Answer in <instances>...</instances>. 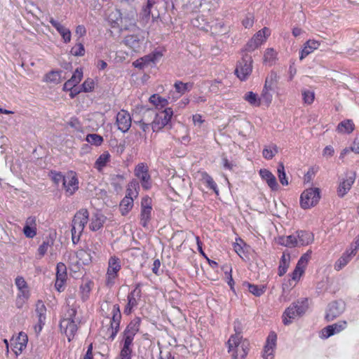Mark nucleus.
<instances>
[{
	"mask_svg": "<svg viewBox=\"0 0 359 359\" xmlns=\"http://www.w3.org/2000/svg\"><path fill=\"white\" fill-rule=\"evenodd\" d=\"M226 346L231 359H245L250 350V342L243 336L231 335Z\"/></svg>",
	"mask_w": 359,
	"mask_h": 359,
	"instance_id": "nucleus-1",
	"label": "nucleus"
},
{
	"mask_svg": "<svg viewBox=\"0 0 359 359\" xmlns=\"http://www.w3.org/2000/svg\"><path fill=\"white\" fill-rule=\"evenodd\" d=\"M80 321V318L77 316V311L74 308L68 309L65 317L60 321V329L65 332L69 341H70L76 334Z\"/></svg>",
	"mask_w": 359,
	"mask_h": 359,
	"instance_id": "nucleus-2",
	"label": "nucleus"
},
{
	"mask_svg": "<svg viewBox=\"0 0 359 359\" xmlns=\"http://www.w3.org/2000/svg\"><path fill=\"white\" fill-rule=\"evenodd\" d=\"M89 220V213L87 209L82 208L76 212L73 220L72 227V240L74 244H76L83 231L86 224Z\"/></svg>",
	"mask_w": 359,
	"mask_h": 359,
	"instance_id": "nucleus-3",
	"label": "nucleus"
},
{
	"mask_svg": "<svg viewBox=\"0 0 359 359\" xmlns=\"http://www.w3.org/2000/svg\"><path fill=\"white\" fill-rule=\"evenodd\" d=\"M140 319L136 318L127 325L121 334V349L133 351L134 337L140 330Z\"/></svg>",
	"mask_w": 359,
	"mask_h": 359,
	"instance_id": "nucleus-4",
	"label": "nucleus"
},
{
	"mask_svg": "<svg viewBox=\"0 0 359 359\" xmlns=\"http://www.w3.org/2000/svg\"><path fill=\"white\" fill-rule=\"evenodd\" d=\"M138 183L131 182L128 184L126 196L120 203L119 209L122 215H126L133 207L134 198L137 196V187Z\"/></svg>",
	"mask_w": 359,
	"mask_h": 359,
	"instance_id": "nucleus-5",
	"label": "nucleus"
},
{
	"mask_svg": "<svg viewBox=\"0 0 359 359\" xmlns=\"http://www.w3.org/2000/svg\"><path fill=\"white\" fill-rule=\"evenodd\" d=\"M121 269V260L117 257L113 256L109 259L108 266L105 275V285L111 288L118 277V272Z\"/></svg>",
	"mask_w": 359,
	"mask_h": 359,
	"instance_id": "nucleus-6",
	"label": "nucleus"
},
{
	"mask_svg": "<svg viewBox=\"0 0 359 359\" xmlns=\"http://www.w3.org/2000/svg\"><path fill=\"white\" fill-rule=\"evenodd\" d=\"M252 58L248 53L243 55L241 59L238 62L235 74L241 81H245L252 72Z\"/></svg>",
	"mask_w": 359,
	"mask_h": 359,
	"instance_id": "nucleus-7",
	"label": "nucleus"
},
{
	"mask_svg": "<svg viewBox=\"0 0 359 359\" xmlns=\"http://www.w3.org/2000/svg\"><path fill=\"white\" fill-rule=\"evenodd\" d=\"M320 191L318 188H310L304 191L300 196V205L303 209L315 206L320 199Z\"/></svg>",
	"mask_w": 359,
	"mask_h": 359,
	"instance_id": "nucleus-8",
	"label": "nucleus"
},
{
	"mask_svg": "<svg viewBox=\"0 0 359 359\" xmlns=\"http://www.w3.org/2000/svg\"><path fill=\"white\" fill-rule=\"evenodd\" d=\"M15 285L19 291L16 299V306L22 308L30 296L29 287L24 278L18 276L15 278Z\"/></svg>",
	"mask_w": 359,
	"mask_h": 359,
	"instance_id": "nucleus-9",
	"label": "nucleus"
},
{
	"mask_svg": "<svg viewBox=\"0 0 359 359\" xmlns=\"http://www.w3.org/2000/svg\"><path fill=\"white\" fill-rule=\"evenodd\" d=\"M173 115L171 108H166L164 110L156 113L155 118L151 123V128L154 132H157L165 126L170 121Z\"/></svg>",
	"mask_w": 359,
	"mask_h": 359,
	"instance_id": "nucleus-10",
	"label": "nucleus"
},
{
	"mask_svg": "<svg viewBox=\"0 0 359 359\" xmlns=\"http://www.w3.org/2000/svg\"><path fill=\"white\" fill-rule=\"evenodd\" d=\"M270 34L271 31L267 27H264L258 31L246 44L245 50L248 52L255 50L266 41Z\"/></svg>",
	"mask_w": 359,
	"mask_h": 359,
	"instance_id": "nucleus-11",
	"label": "nucleus"
},
{
	"mask_svg": "<svg viewBox=\"0 0 359 359\" xmlns=\"http://www.w3.org/2000/svg\"><path fill=\"white\" fill-rule=\"evenodd\" d=\"M162 55L160 51L155 50L149 55L136 60L133 62V65L136 68L144 69L149 66L156 65L160 60Z\"/></svg>",
	"mask_w": 359,
	"mask_h": 359,
	"instance_id": "nucleus-12",
	"label": "nucleus"
},
{
	"mask_svg": "<svg viewBox=\"0 0 359 359\" xmlns=\"http://www.w3.org/2000/svg\"><path fill=\"white\" fill-rule=\"evenodd\" d=\"M112 317L110 320V327L108 331L110 332L109 338L113 340L116 336L120 328L121 314L118 304H114L111 308Z\"/></svg>",
	"mask_w": 359,
	"mask_h": 359,
	"instance_id": "nucleus-13",
	"label": "nucleus"
},
{
	"mask_svg": "<svg viewBox=\"0 0 359 359\" xmlns=\"http://www.w3.org/2000/svg\"><path fill=\"white\" fill-rule=\"evenodd\" d=\"M63 188L67 196L73 195L79 189V180L73 171L68 172L63 179Z\"/></svg>",
	"mask_w": 359,
	"mask_h": 359,
	"instance_id": "nucleus-14",
	"label": "nucleus"
},
{
	"mask_svg": "<svg viewBox=\"0 0 359 359\" xmlns=\"http://www.w3.org/2000/svg\"><path fill=\"white\" fill-rule=\"evenodd\" d=\"M144 36L142 32L137 34H128L124 39V43L135 52H140L142 48Z\"/></svg>",
	"mask_w": 359,
	"mask_h": 359,
	"instance_id": "nucleus-15",
	"label": "nucleus"
},
{
	"mask_svg": "<svg viewBox=\"0 0 359 359\" xmlns=\"http://www.w3.org/2000/svg\"><path fill=\"white\" fill-rule=\"evenodd\" d=\"M355 177L356 174L354 171H348L346 173L345 177L340 182L337 189V194L339 197L344 196L350 191Z\"/></svg>",
	"mask_w": 359,
	"mask_h": 359,
	"instance_id": "nucleus-16",
	"label": "nucleus"
},
{
	"mask_svg": "<svg viewBox=\"0 0 359 359\" xmlns=\"http://www.w3.org/2000/svg\"><path fill=\"white\" fill-rule=\"evenodd\" d=\"M345 307V303L343 301H335L329 304L325 315L327 321H332L342 314Z\"/></svg>",
	"mask_w": 359,
	"mask_h": 359,
	"instance_id": "nucleus-17",
	"label": "nucleus"
},
{
	"mask_svg": "<svg viewBox=\"0 0 359 359\" xmlns=\"http://www.w3.org/2000/svg\"><path fill=\"white\" fill-rule=\"evenodd\" d=\"M151 199L149 197H144L141 202L140 224L147 227L151 216Z\"/></svg>",
	"mask_w": 359,
	"mask_h": 359,
	"instance_id": "nucleus-18",
	"label": "nucleus"
},
{
	"mask_svg": "<svg viewBox=\"0 0 359 359\" xmlns=\"http://www.w3.org/2000/svg\"><path fill=\"white\" fill-rule=\"evenodd\" d=\"M311 250H308L299 259L294 270L292 273V279L294 281H298L301 276L304 273V269L306 267L309 261L311 259Z\"/></svg>",
	"mask_w": 359,
	"mask_h": 359,
	"instance_id": "nucleus-19",
	"label": "nucleus"
},
{
	"mask_svg": "<svg viewBox=\"0 0 359 359\" xmlns=\"http://www.w3.org/2000/svg\"><path fill=\"white\" fill-rule=\"evenodd\" d=\"M347 327L346 320H341L330 325L324 327L320 332V337L322 339H327L328 337L338 334Z\"/></svg>",
	"mask_w": 359,
	"mask_h": 359,
	"instance_id": "nucleus-20",
	"label": "nucleus"
},
{
	"mask_svg": "<svg viewBox=\"0 0 359 359\" xmlns=\"http://www.w3.org/2000/svg\"><path fill=\"white\" fill-rule=\"evenodd\" d=\"M277 335L274 332H271L268 335L265 346L263 350V358L264 359H273L274 351L276 346Z\"/></svg>",
	"mask_w": 359,
	"mask_h": 359,
	"instance_id": "nucleus-21",
	"label": "nucleus"
},
{
	"mask_svg": "<svg viewBox=\"0 0 359 359\" xmlns=\"http://www.w3.org/2000/svg\"><path fill=\"white\" fill-rule=\"evenodd\" d=\"M118 128L123 133L127 132L131 126V117L126 110H121L116 115Z\"/></svg>",
	"mask_w": 359,
	"mask_h": 359,
	"instance_id": "nucleus-22",
	"label": "nucleus"
},
{
	"mask_svg": "<svg viewBox=\"0 0 359 359\" xmlns=\"http://www.w3.org/2000/svg\"><path fill=\"white\" fill-rule=\"evenodd\" d=\"M176 1L177 0H175ZM182 4V8L184 11L189 14L197 12L199 8L205 5L207 2H210L212 0H180Z\"/></svg>",
	"mask_w": 359,
	"mask_h": 359,
	"instance_id": "nucleus-23",
	"label": "nucleus"
},
{
	"mask_svg": "<svg viewBox=\"0 0 359 359\" xmlns=\"http://www.w3.org/2000/svg\"><path fill=\"white\" fill-rule=\"evenodd\" d=\"M135 175L142 181V185L145 189L150 187V176L148 174V168L143 163L138 164L135 168Z\"/></svg>",
	"mask_w": 359,
	"mask_h": 359,
	"instance_id": "nucleus-24",
	"label": "nucleus"
},
{
	"mask_svg": "<svg viewBox=\"0 0 359 359\" xmlns=\"http://www.w3.org/2000/svg\"><path fill=\"white\" fill-rule=\"evenodd\" d=\"M49 22L61 35L64 43H67L71 41L72 33L69 29L65 27L53 18H50Z\"/></svg>",
	"mask_w": 359,
	"mask_h": 359,
	"instance_id": "nucleus-25",
	"label": "nucleus"
},
{
	"mask_svg": "<svg viewBox=\"0 0 359 359\" xmlns=\"http://www.w3.org/2000/svg\"><path fill=\"white\" fill-rule=\"evenodd\" d=\"M36 219L31 216L27 218L23 228V233L27 238H32L36 235Z\"/></svg>",
	"mask_w": 359,
	"mask_h": 359,
	"instance_id": "nucleus-26",
	"label": "nucleus"
},
{
	"mask_svg": "<svg viewBox=\"0 0 359 359\" xmlns=\"http://www.w3.org/2000/svg\"><path fill=\"white\" fill-rule=\"evenodd\" d=\"M141 290L139 289V285L128 295V304L124 309L126 314H130L132 309L137 305L136 297H140Z\"/></svg>",
	"mask_w": 359,
	"mask_h": 359,
	"instance_id": "nucleus-27",
	"label": "nucleus"
},
{
	"mask_svg": "<svg viewBox=\"0 0 359 359\" xmlns=\"http://www.w3.org/2000/svg\"><path fill=\"white\" fill-rule=\"evenodd\" d=\"M320 45L318 41L309 39L306 41L300 51L299 59L302 60L307 55L313 53L315 50L318 49Z\"/></svg>",
	"mask_w": 359,
	"mask_h": 359,
	"instance_id": "nucleus-28",
	"label": "nucleus"
},
{
	"mask_svg": "<svg viewBox=\"0 0 359 359\" xmlns=\"http://www.w3.org/2000/svg\"><path fill=\"white\" fill-rule=\"evenodd\" d=\"M106 219V217L102 213L96 212L93 215L90 220L89 228L93 231H98L103 226Z\"/></svg>",
	"mask_w": 359,
	"mask_h": 359,
	"instance_id": "nucleus-29",
	"label": "nucleus"
},
{
	"mask_svg": "<svg viewBox=\"0 0 359 359\" xmlns=\"http://www.w3.org/2000/svg\"><path fill=\"white\" fill-rule=\"evenodd\" d=\"M259 175L262 180L266 181L268 186L272 191H277L278 189V184L276 179L269 170L266 169H261L259 170Z\"/></svg>",
	"mask_w": 359,
	"mask_h": 359,
	"instance_id": "nucleus-30",
	"label": "nucleus"
},
{
	"mask_svg": "<svg viewBox=\"0 0 359 359\" xmlns=\"http://www.w3.org/2000/svg\"><path fill=\"white\" fill-rule=\"evenodd\" d=\"M27 341V335L25 333L20 332L13 345V351L16 355L21 354L22 351L26 348Z\"/></svg>",
	"mask_w": 359,
	"mask_h": 359,
	"instance_id": "nucleus-31",
	"label": "nucleus"
},
{
	"mask_svg": "<svg viewBox=\"0 0 359 359\" xmlns=\"http://www.w3.org/2000/svg\"><path fill=\"white\" fill-rule=\"evenodd\" d=\"M193 85L190 83H183L182 81H177L175 83L174 87L176 93L178 94L177 96L172 95V100L173 101L177 100L180 97L185 94L187 92L191 90ZM172 94H175L173 93Z\"/></svg>",
	"mask_w": 359,
	"mask_h": 359,
	"instance_id": "nucleus-32",
	"label": "nucleus"
},
{
	"mask_svg": "<svg viewBox=\"0 0 359 359\" xmlns=\"http://www.w3.org/2000/svg\"><path fill=\"white\" fill-rule=\"evenodd\" d=\"M355 129V124L351 119H345L341 121L337 126L336 131L339 134L348 135Z\"/></svg>",
	"mask_w": 359,
	"mask_h": 359,
	"instance_id": "nucleus-33",
	"label": "nucleus"
},
{
	"mask_svg": "<svg viewBox=\"0 0 359 359\" xmlns=\"http://www.w3.org/2000/svg\"><path fill=\"white\" fill-rule=\"evenodd\" d=\"M353 257H354V255L351 254L349 250H347L334 263V269L337 271L341 270L347 265Z\"/></svg>",
	"mask_w": 359,
	"mask_h": 359,
	"instance_id": "nucleus-34",
	"label": "nucleus"
},
{
	"mask_svg": "<svg viewBox=\"0 0 359 359\" xmlns=\"http://www.w3.org/2000/svg\"><path fill=\"white\" fill-rule=\"evenodd\" d=\"M299 246L307 245L313 241V235L311 232L300 231L297 235Z\"/></svg>",
	"mask_w": 359,
	"mask_h": 359,
	"instance_id": "nucleus-35",
	"label": "nucleus"
},
{
	"mask_svg": "<svg viewBox=\"0 0 359 359\" xmlns=\"http://www.w3.org/2000/svg\"><path fill=\"white\" fill-rule=\"evenodd\" d=\"M75 257L77 259L76 261V264L78 266L86 265L91 261L90 253L83 249L76 251Z\"/></svg>",
	"mask_w": 359,
	"mask_h": 359,
	"instance_id": "nucleus-36",
	"label": "nucleus"
},
{
	"mask_svg": "<svg viewBox=\"0 0 359 359\" xmlns=\"http://www.w3.org/2000/svg\"><path fill=\"white\" fill-rule=\"evenodd\" d=\"M209 28L212 34L215 35H223L229 32V27L221 20L210 25Z\"/></svg>",
	"mask_w": 359,
	"mask_h": 359,
	"instance_id": "nucleus-37",
	"label": "nucleus"
},
{
	"mask_svg": "<svg viewBox=\"0 0 359 359\" xmlns=\"http://www.w3.org/2000/svg\"><path fill=\"white\" fill-rule=\"evenodd\" d=\"M243 99L252 107H258L262 105L259 95L252 91L247 92L244 95Z\"/></svg>",
	"mask_w": 359,
	"mask_h": 359,
	"instance_id": "nucleus-38",
	"label": "nucleus"
},
{
	"mask_svg": "<svg viewBox=\"0 0 359 359\" xmlns=\"http://www.w3.org/2000/svg\"><path fill=\"white\" fill-rule=\"evenodd\" d=\"M62 74L63 72L61 70L51 71L46 75L45 81L55 84L59 83L65 79Z\"/></svg>",
	"mask_w": 359,
	"mask_h": 359,
	"instance_id": "nucleus-39",
	"label": "nucleus"
},
{
	"mask_svg": "<svg viewBox=\"0 0 359 359\" xmlns=\"http://www.w3.org/2000/svg\"><path fill=\"white\" fill-rule=\"evenodd\" d=\"M271 88L264 86L259 95L260 100L263 106L266 107H269L273 100V95L271 93Z\"/></svg>",
	"mask_w": 359,
	"mask_h": 359,
	"instance_id": "nucleus-40",
	"label": "nucleus"
},
{
	"mask_svg": "<svg viewBox=\"0 0 359 359\" xmlns=\"http://www.w3.org/2000/svg\"><path fill=\"white\" fill-rule=\"evenodd\" d=\"M209 23L208 20L205 18L203 15H198L191 20L193 26L206 31H208L210 27Z\"/></svg>",
	"mask_w": 359,
	"mask_h": 359,
	"instance_id": "nucleus-41",
	"label": "nucleus"
},
{
	"mask_svg": "<svg viewBox=\"0 0 359 359\" xmlns=\"http://www.w3.org/2000/svg\"><path fill=\"white\" fill-rule=\"evenodd\" d=\"M243 286L247 287L249 292L256 297L262 295L266 291V287L262 285H258L250 283H244Z\"/></svg>",
	"mask_w": 359,
	"mask_h": 359,
	"instance_id": "nucleus-42",
	"label": "nucleus"
},
{
	"mask_svg": "<svg viewBox=\"0 0 359 359\" xmlns=\"http://www.w3.org/2000/svg\"><path fill=\"white\" fill-rule=\"evenodd\" d=\"M91 286L92 282L90 280L83 281L79 287V292L83 301H86L88 299L91 291Z\"/></svg>",
	"mask_w": 359,
	"mask_h": 359,
	"instance_id": "nucleus-43",
	"label": "nucleus"
},
{
	"mask_svg": "<svg viewBox=\"0 0 359 359\" xmlns=\"http://www.w3.org/2000/svg\"><path fill=\"white\" fill-rule=\"evenodd\" d=\"M297 316H300L296 313L295 309L292 306H290L283 314V322L285 325H289L292 323V320Z\"/></svg>",
	"mask_w": 359,
	"mask_h": 359,
	"instance_id": "nucleus-44",
	"label": "nucleus"
},
{
	"mask_svg": "<svg viewBox=\"0 0 359 359\" xmlns=\"http://www.w3.org/2000/svg\"><path fill=\"white\" fill-rule=\"evenodd\" d=\"M290 261V255L283 253L281 257L279 266H278V275L280 276H283L286 273V271L289 267Z\"/></svg>",
	"mask_w": 359,
	"mask_h": 359,
	"instance_id": "nucleus-45",
	"label": "nucleus"
},
{
	"mask_svg": "<svg viewBox=\"0 0 359 359\" xmlns=\"http://www.w3.org/2000/svg\"><path fill=\"white\" fill-rule=\"evenodd\" d=\"M149 102L153 104L157 109H162L166 107L168 104L167 99L159 96L157 94H154L149 97Z\"/></svg>",
	"mask_w": 359,
	"mask_h": 359,
	"instance_id": "nucleus-46",
	"label": "nucleus"
},
{
	"mask_svg": "<svg viewBox=\"0 0 359 359\" xmlns=\"http://www.w3.org/2000/svg\"><path fill=\"white\" fill-rule=\"evenodd\" d=\"M46 308L43 302L39 300L36 304V313L38 315L39 323L40 325H43L46 320Z\"/></svg>",
	"mask_w": 359,
	"mask_h": 359,
	"instance_id": "nucleus-47",
	"label": "nucleus"
},
{
	"mask_svg": "<svg viewBox=\"0 0 359 359\" xmlns=\"http://www.w3.org/2000/svg\"><path fill=\"white\" fill-rule=\"evenodd\" d=\"M280 243L288 248L299 246L297 236L290 235L280 238Z\"/></svg>",
	"mask_w": 359,
	"mask_h": 359,
	"instance_id": "nucleus-48",
	"label": "nucleus"
},
{
	"mask_svg": "<svg viewBox=\"0 0 359 359\" xmlns=\"http://www.w3.org/2000/svg\"><path fill=\"white\" fill-rule=\"evenodd\" d=\"M53 245L51 240L44 241L38 248L37 256L39 259H41L48 251L49 248Z\"/></svg>",
	"mask_w": 359,
	"mask_h": 359,
	"instance_id": "nucleus-49",
	"label": "nucleus"
},
{
	"mask_svg": "<svg viewBox=\"0 0 359 359\" xmlns=\"http://www.w3.org/2000/svg\"><path fill=\"white\" fill-rule=\"evenodd\" d=\"M291 306L294 308V309H295L296 313L302 316L307 310V299H303L301 301H297V302L293 303Z\"/></svg>",
	"mask_w": 359,
	"mask_h": 359,
	"instance_id": "nucleus-50",
	"label": "nucleus"
},
{
	"mask_svg": "<svg viewBox=\"0 0 359 359\" xmlns=\"http://www.w3.org/2000/svg\"><path fill=\"white\" fill-rule=\"evenodd\" d=\"M262 154L264 157H274L280 154L278 147L273 144L266 146L264 149Z\"/></svg>",
	"mask_w": 359,
	"mask_h": 359,
	"instance_id": "nucleus-51",
	"label": "nucleus"
},
{
	"mask_svg": "<svg viewBox=\"0 0 359 359\" xmlns=\"http://www.w3.org/2000/svg\"><path fill=\"white\" fill-rule=\"evenodd\" d=\"M277 56L276 51L273 48H267L264 55V62L270 65H273Z\"/></svg>",
	"mask_w": 359,
	"mask_h": 359,
	"instance_id": "nucleus-52",
	"label": "nucleus"
},
{
	"mask_svg": "<svg viewBox=\"0 0 359 359\" xmlns=\"http://www.w3.org/2000/svg\"><path fill=\"white\" fill-rule=\"evenodd\" d=\"M201 178L202 180L207 184V185L214 190L216 194H218V190L217 187L216 183L214 182L213 179L206 172H201Z\"/></svg>",
	"mask_w": 359,
	"mask_h": 359,
	"instance_id": "nucleus-53",
	"label": "nucleus"
},
{
	"mask_svg": "<svg viewBox=\"0 0 359 359\" xmlns=\"http://www.w3.org/2000/svg\"><path fill=\"white\" fill-rule=\"evenodd\" d=\"M86 140L92 145L100 146L103 142V137L97 134H89L86 136Z\"/></svg>",
	"mask_w": 359,
	"mask_h": 359,
	"instance_id": "nucleus-54",
	"label": "nucleus"
},
{
	"mask_svg": "<svg viewBox=\"0 0 359 359\" xmlns=\"http://www.w3.org/2000/svg\"><path fill=\"white\" fill-rule=\"evenodd\" d=\"M278 76L275 72H271L266 78L264 86L273 89V86L277 83Z\"/></svg>",
	"mask_w": 359,
	"mask_h": 359,
	"instance_id": "nucleus-55",
	"label": "nucleus"
},
{
	"mask_svg": "<svg viewBox=\"0 0 359 359\" xmlns=\"http://www.w3.org/2000/svg\"><path fill=\"white\" fill-rule=\"evenodd\" d=\"M304 102L306 104H311L315 99V93L313 90L304 89L302 91Z\"/></svg>",
	"mask_w": 359,
	"mask_h": 359,
	"instance_id": "nucleus-56",
	"label": "nucleus"
},
{
	"mask_svg": "<svg viewBox=\"0 0 359 359\" xmlns=\"http://www.w3.org/2000/svg\"><path fill=\"white\" fill-rule=\"evenodd\" d=\"M277 172H278V177L279 178V181H280V184L283 186L287 185L288 181L286 177L284 165L282 163H280L278 164V166L277 168Z\"/></svg>",
	"mask_w": 359,
	"mask_h": 359,
	"instance_id": "nucleus-57",
	"label": "nucleus"
},
{
	"mask_svg": "<svg viewBox=\"0 0 359 359\" xmlns=\"http://www.w3.org/2000/svg\"><path fill=\"white\" fill-rule=\"evenodd\" d=\"M157 359H175L169 346L160 348L159 355Z\"/></svg>",
	"mask_w": 359,
	"mask_h": 359,
	"instance_id": "nucleus-58",
	"label": "nucleus"
},
{
	"mask_svg": "<svg viewBox=\"0 0 359 359\" xmlns=\"http://www.w3.org/2000/svg\"><path fill=\"white\" fill-rule=\"evenodd\" d=\"M56 278L59 279L67 278V267L65 264L60 262L56 267Z\"/></svg>",
	"mask_w": 359,
	"mask_h": 359,
	"instance_id": "nucleus-59",
	"label": "nucleus"
},
{
	"mask_svg": "<svg viewBox=\"0 0 359 359\" xmlns=\"http://www.w3.org/2000/svg\"><path fill=\"white\" fill-rule=\"evenodd\" d=\"M83 78V70L81 68H77L73 73L72 77L69 79L73 85L76 86L78 83H80Z\"/></svg>",
	"mask_w": 359,
	"mask_h": 359,
	"instance_id": "nucleus-60",
	"label": "nucleus"
},
{
	"mask_svg": "<svg viewBox=\"0 0 359 359\" xmlns=\"http://www.w3.org/2000/svg\"><path fill=\"white\" fill-rule=\"evenodd\" d=\"M72 55L74 56H83L85 54V48L81 43H76L70 50Z\"/></svg>",
	"mask_w": 359,
	"mask_h": 359,
	"instance_id": "nucleus-61",
	"label": "nucleus"
},
{
	"mask_svg": "<svg viewBox=\"0 0 359 359\" xmlns=\"http://www.w3.org/2000/svg\"><path fill=\"white\" fill-rule=\"evenodd\" d=\"M95 86L94 81L91 79H87L82 84V91L88 93L91 92Z\"/></svg>",
	"mask_w": 359,
	"mask_h": 359,
	"instance_id": "nucleus-62",
	"label": "nucleus"
},
{
	"mask_svg": "<svg viewBox=\"0 0 359 359\" xmlns=\"http://www.w3.org/2000/svg\"><path fill=\"white\" fill-rule=\"evenodd\" d=\"M155 111L151 109H147L144 111L142 118L140 119V121L150 122L155 116Z\"/></svg>",
	"mask_w": 359,
	"mask_h": 359,
	"instance_id": "nucleus-63",
	"label": "nucleus"
},
{
	"mask_svg": "<svg viewBox=\"0 0 359 359\" xmlns=\"http://www.w3.org/2000/svg\"><path fill=\"white\" fill-rule=\"evenodd\" d=\"M254 24V16L251 13H248L242 20V25L245 28H250Z\"/></svg>",
	"mask_w": 359,
	"mask_h": 359,
	"instance_id": "nucleus-64",
	"label": "nucleus"
}]
</instances>
